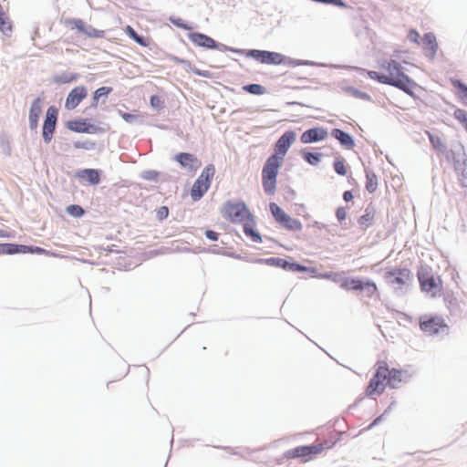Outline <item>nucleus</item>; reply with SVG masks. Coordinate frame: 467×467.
Segmentation results:
<instances>
[{"label":"nucleus","instance_id":"obj_1","mask_svg":"<svg viewBox=\"0 0 467 467\" xmlns=\"http://www.w3.org/2000/svg\"><path fill=\"white\" fill-rule=\"evenodd\" d=\"M384 71L379 73L374 70H367V75L373 80L381 84L393 86L408 95L414 97V89L418 84L404 72L402 66L395 59H385L380 64Z\"/></svg>","mask_w":467,"mask_h":467},{"label":"nucleus","instance_id":"obj_2","mask_svg":"<svg viewBox=\"0 0 467 467\" xmlns=\"http://www.w3.org/2000/svg\"><path fill=\"white\" fill-rule=\"evenodd\" d=\"M406 372L397 368H390L387 361L379 360L375 365V373L370 379L365 393L368 397L374 398L381 395L386 387L398 388L405 379Z\"/></svg>","mask_w":467,"mask_h":467},{"label":"nucleus","instance_id":"obj_3","mask_svg":"<svg viewBox=\"0 0 467 467\" xmlns=\"http://www.w3.org/2000/svg\"><path fill=\"white\" fill-rule=\"evenodd\" d=\"M221 214L232 223L242 224L253 216L247 205L242 201H227L221 208Z\"/></svg>","mask_w":467,"mask_h":467},{"label":"nucleus","instance_id":"obj_4","mask_svg":"<svg viewBox=\"0 0 467 467\" xmlns=\"http://www.w3.org/2000/svg\"><path fill=\"white\" fill-rule=\"evenodd\" d=\"M278 159L275 156H270L262 170L263 188L269 195H273L276 190L277 175L282 165V161Z\"/></svg>","mask_w":467,"mask_h":467},{"label":"nucleus","instance_id":"obj_5","mask_svg":"<svg viewBox=\"0 0 467 467\" xmlns=\"http://www.w3.org/2000/svg\"><path fill=\"white\" fill-rule=\"evenodd\" d=\"M332 443L328 441L315 443L312 445L297 446L284 453V458L286 460H293L301 458L304 462L312 460L315 456L322 453L325 450L330 449Z\"/></svg>","mask_w":467,"mask_h":467},{"label":"nucleus","instance_id":"obj_6","mask_svg":"<svg viewBox=\"0 0 467 467\" xmlns=\"http://www.w3.org/2000/svg\"><path fill=\"white\" fill-rule=\"evenodd\" d=\"M215 168L213 164L207 165L194 182L192 190L191 196L193 201L200 200L205 192L209 190L211 182L214 176Z\"/></svg>","mask_w":467,"mask_h":467},{"label":"nucleus","instance_id":"obj_7","mask_svg":"<svg viewBox=\"0 0 467 467\" xmlns=\"http://www.w3.org/2000/svg\"><path fill=\"white\" fill-rule=\"evenodd\" d=\"M418 279L423 292L430 294L432 297L440 296L442 291V281L440 276H435L427 269L418 271Z\"/></svg>","mask_w":467,"mask_h":467},{"label":"nucleus","instance_id":"obj_8","mask_svg":"<svg viewBox=\"0 0 467 467\" xmlns=\"http://www.w3.org/2000/svg\"><path fill=\"white\" fill-rule=\"evenodd\" d=\"M384 278L394 289L402 290L411 282L412 273L409 268L395 267L386 271Z\"/></svg>","mask_w":467,"mask_h":467},{"label":"nucleus","instance_id":"obj_9","mask_svg":"<svg viewBox=\"0 0 467 467\" xmlns=\"http://www.w3.org/2000/svg\"><path fill=\"white\" fill-rule=\"evenodd\" d=\"M339 285L346 290H361L368 297H372L378 293V287L375 283L370 281L363 282L358 278L345 277L340 279Z\"/></svg>","mask_w":467,"mask_h":467},{"label":"nucleus","instance_id":"obj_10","mask_svg":"<svg viewBox=\"0 0 467 467\" xmlns=\"http://www.w3.org/2000/svg\"><path fill=\"white\" fill-rule=\"evenodd\" d=\"M420 327L424 333L432 336L448 329V325L441 317L425 316L420 319Z\"/></svg>","mask_w":467,"mask_h":467},{"label":"nucleus","instance_id":"obj_11","mask_svg":"<svg viewBox=\"0 0 467 467\" xmlns=\"http://www.w3.org/2000/svg\"><path fill=\"white\" fill-rule=\"evenodd\" d=\"M248 57L263 63L280 65L284 62V56L277 52L253 49L247 53Z\"/></svg>","mask_w":467,"mask_h":467},{"label":"nucleus","instance_id":"obj_12","mask_svg":"<svg viewBox=\"0 0 467 467\" xmlns=\"http://www.w3.org/2000/svg\"><path fill=\"white\" fill-rule=\"evenodd\" d=\"M296 132L293 130L285 131L276 141L275 147V153L272 156L279 158V161L283 162L288 149L296 140Z\"/></svg>","mask_w":467,"mask_h":467},{"label":"nucleus","instance_id":"obj_13","mask_svg":"<svg viewBox=\"0 0 467 467\" xmlns=\"http://www.w3.org/2000/svg\"><path fill=\"white\" fill-rule=\"evenodd\" d=\"M57 109L53 106L49 107L47 110L43 125V139L47 143H49L52 140L57 125Z\"/></svg>","mask_w":467,"mask_h":467},{"label":"nucleus","instance_id":"obj_14","mask_svg":"<svg viewBox=\"0 0 467 467\" xmlns=\"http://www.w3.org/2000/svg\"><path fill=\"white\" fill-rule=\"evenodd\" d=\"M87 95L88 90L84 86L74 88L67 97L65 108L68 110L74 109L80 104Z\"/></svg>","mask_w":467,"mask_h":467},{"label":"nucleus","instance_id":"obj_15","mask_svg":"<svg viewBox=\"0 0 467 467\" xmlns=\"http://www.w3.org/2000/svg\"><path fill=\"white\" fill-rule=\"evenodd\" d=\"M67 128L78 133H98L101 129L96 125L89 124L87 119H73L67 122Z\"/></svg>","mask_w":467,"mask_h":467},{"label":"nucleus","instance_id":"obj_16","mask_svg":"<svg viewBox=\"0 0 467 467\" xmlns=\"http://www.w3.org/2000/svg\"><path fill=\"white\" fill-rule=\"evenodd\" d=\"M327 131L326 129L321 127H317L313 129H309L302 133L300 140L304 144H308L312 142L321 141L327 139Z\"/></svg>","mask_w":467,"mask_h":467},{"label":"nucleus","instance_id":"obj_17","mask_svg":"<svg viewBox=\"0 0 467 467\" xmlns=\"http://www.w3.org/2000/svg\"><path fill=\"white\" fill-rule=\"evenodd\" d=\"M174 160L180 163L183 168H188L191 171H196L200 166L201 162L196 156L187 152H181L174 156Z\"/></svg>","mask_w":467,"mask_h":467},{"label":"nucleus","instance_id":"obj_18","mask_svg":"<svg viewBox=\"0 0 467 467\" xmlns=\"http://www.w3.org/2000/svg\"><path fill=\"white\" fill-rule=\"evenodd\" d=\"M188 38L198 47H202L208 49H214L217 47L216 42L210 36L202 33H190Z\"/></svg>","mask_w":467,"mask_h":467},{"label":"nucleus","instance_id":"obj_19","mask_svg":"<svg viewBox=\"0 0 467 467\" xmlns=\"http://www.w3.org/2000/svg\"><path fill=\"white\" fill-rule=\"evenodd\" d=\"M42 100L40 98L36 99L29 110V127L31 130H36L38 125V119L42 113Z\"/></svg>","mask_w":467,"mask_h":467},{"label":"nucleus","instance_id":"obj_20","mask_svg":"<svg viewBox=\"0 0 467 467\" xmlns=\"http://www.w3.org/2000/svg\"><path fill=\"white\" fill-rule=\"evenodd\" d=\"M423 50L426 56L434 57L438 49L436 36L432 33L425 34L422 38Z\"/></svg>","mask_w":467,"mask_h":467},{"label":"nucleus","instance_id":"obj_21","mask_svg":"<svg viewBox=\"0 0 467 467\" xmlns=\"http://www.w3.org/2000/svg\"><path fill=\"white\" fill-rule=\"evenodd\" d=\"M243 225L244 232L247 237H249L254 243L262 242L260 234L254 229L255 221L254 216L247 220V222H244Z\"/></svg>","mask_w":467,"mask_h":467},{"label":"nucleus","instance_id":"obj_22","mask_svg":"<svg viewBox=\"0 0 467 467\" xmlns=\"http://www.w3.org/2000/svg\"><path fill=\"white\" fill-rule=\"evenodd\" d=\"M332 136L335 139H337L341 143V145H343L347 149H353L355 146V141L353 138L348 133L339 129H334L332 130Z\"/></svg>","mask_w":467,"mask_h":467},{"label":"nucleus","instance_id":"obj_23","mask_svg":"<svg viewBox=\"0 0 467 467\" xmlns=\"http://www.w3.org/2000/svg\"><path fill=\"white\" fill-rule=\"evenodd\" d=\"M0 31L5 35L12 31V22L0 5Z\"/></svg>","mask_w":467,"mask_h":467},{"label":"nucleus","instance_id":"obj_24","mask_svg":"<svg viewBox=\"0 0 467 467\" xmlns=\"http://www.w3.org/2000/svg\"><path fill=\"white\" fill-rule=\"evenodd\" d=\"M280 224L283 227H285V229H287L289 231H295V232L301 231L303 228V225L299 220L292 218L288 214L284 219V221L281 222Z\"/></svg>","mask_w":467,"mask_h":467},{"label":"nucleus","instance_id":"obj_25","mask_svg":"<svg viewBox=\"0 0 467 467\" xmlns=\"http://www.w3.org/2000/svg\"><path fill=\"white\" fill-rule=\"evenodd\" d=\"M82 177L86 178L91 184L96 185L100 181L99 172L94 169H86L82 171Z\"/></svg>","mask_w":467,"mask_h":467},{"label":"nucleus","instance_id":"obj_26","mask_svg":"<svg viewBox=\"0 0 467 467\" xmlns=\"http://www.w3.org/2000/svg\"><path fill=\"white\" fill-rule=\"evenodd\" d=\"M452 86L459 90V98L464 105H467V86L458 79L451 80Z\"/></svg>","mask_w":467,"mask_h":467},{"label":"nucleus","instance_id":"obj_27","mask_svg":"<svg viewBox=\"0 0 467 467\" xmlns=\"http://www.w3.org/2000/svg\"><path fill=\"white\" fill-rule=\"evenodd\" d=\"M374 217H375L374 211L367 209L365 213L359 217L358 224L364 228H367L372 224Z\"/></svg>","mask_w":467,"mask_h":467},{"label":"nucleus","instance_id":"obj_28","mask_svg":"<svg viewBox=\"0 0 467 467\" xmlns=\"http://www.w3.org/2000/svg\"><path fill=\"white\" fill-rule=\"evenodd\" d=\"M378 188V178L373 172H367L366 174V189L370 193L374 192Z\"/></svg>","mask_w":467,"mask_h":467},{"label":"nucleus","instance_id":"obj_29","mask_svg":"<svg viewBox=\"0 0 467 467\" xmlns=\"http://www.w3.org/2000/svg\"><path fill=\"white\" fill-rule=\"evenodd\" d=\"M261 262L266 264L267 265L280 267L283 269H286V266L288 265V262L286 260L279 257H270L263 259L261 260Z\"/></svg>","mask_w":467,"mask_h":467},{"label":"nucleus","instance_id":"obj_30","mask_svg":"<svg viewBox=\"0 0 467 467\" xmlns=\"http://www.w3.org/2000/svg\"><path fill=\"white\" fill-rule=\"evenodd\" d=\"M270 210L275 221L279 223H281V222L287 216L285 211L276 203H270Z\"/></svg>","mask_w":467,"mask_h":467},{"label":"nucleus","instance_id":"obj_31","mask_svg":"<svg viewBox=\"0 0 467 467\" xmlns=\"http://www.w3.org/2000/svg\"><path fill=\"white\" fill-rule=\"evenodd\" d=\"M124 30L126 34L139 45L142 47L148 46V42L143 37L140 36L130 26H127Z\"/></svg>","mask_w":467,"mask_h":467},{"label":"nucleus","instance_id":"obj_32","mask_svg":"<svg viewBox=\"0 0 467 467\" xmlns=\"http://www.w3.org/2000/svg\"><path fill=\"white\" fill-rule=\"evenodd\" d=\"M21 245L14 244H0V254H14L21 253Z\"/></svg>","mask_w":467,"mask_h":467},{"label":"nucleus","instance_id":"obj_33","mask_svg":"<svg viewBox=\"0 0 467 467\" xmlns=\"http://www.w3.org/2000/svg\"><path fill=\"white\" fill-rule=\"evenodd\" d=\"M243 89L254 95H263L266 92L265 87L259 84H249L243 87Z\"/></svg>","mask_w":467,"mask_h":467},{"label":"nucleus","instance_id":"obj_34","mask_svg":"<svg viewBox=\"0 0 467 467\" xmlns=\"http://www.w3.org/2000/svg\"><path fill=\"white\" fill-rule=\"evenodd\" d=\"M432 147L437 150H443L445 149V145L441 140V138L438 135H434L431 132H427Z\"/></svg>","mask_w":467,"mask_h":467},{"label":"nucleus","instance_id":"obj_35","mask_svg":"<svg viewBox=\"0 0 467 467\" xmlns=\"http://www.w3.org/2000/svg\"><path fill=\"white\" fill-rule=\"evenodd\" d=\"M453 117L464 127L467 131V111L462 109H457L453 112Z\"/></svg>","mask_w":467,"mask_h":467},{"label":"nucleus","instance_id":"obj_36","mask_svg":"<svg viewBox=\"0 0 467 467\" xmlns=\"http://www.w3.org/2000/svg\"><path fill=\"white\" fill-rule=\"evenodd\" d=\"M67 212L73 217L78 218L84 215V209L78 204H71L67 207Z\"/></svg>","mask_w":467,"mask_h":467},{"label":"nucleus","instance_id":"obj_37","mask_svg":"<svg viewBox=\"0 0 467 467\" xmlns=\"http://www.w3.org/2000/svg\"><path fill=\"white\" fill-rule=\"evenodd\" d=\"M112 91L111 88L109 87H102L98 88L93 96L94 105L96 106L99 99L103 96H108Z\"/></svg>","mask_w":467,"mask_h":467},{"label":"nucleus","instance_id":"obj_38","mask_svg":"<svg viewBox=\"0 0 467 467\" xmlns=\"http://www.w3.org/2000/svg\"><path fill=\"white\" fill-rule=\"evenodd\" d=\"M84 34L87 35L88 37H95V38L104 36V32L102 30H98L90 26H86Z\"/></svg>","mask_w":467,"mask_h":467},{"label":"nucleus","instance_id":"obj_39","mask_svg":"<svg viewBox=\"0 0 467 467\" xmlns=\"http://www.w3.org/2000/svg\"><path fill=\"white\" fill-rule=\"evenodd\" d=\"M21 253H32V254H47V252L41 248V247H38V246H26V245H21Z\"/></svg>","mask_w":467,"mask_h":467},{"label":"nucleus","instance_id":"obj_40","mask_svg":"<svg viewBox=\"0 0 467 467\" xmlns=\"http://www.w3.org/2000/svg\"><path fill=\"white\" fill-rule=\"evenodd\" d=\"M304 159L311 165H316L321 159L320 153L306 152L304 154Z\"/></svg>","mask_w":467,"mask_h":467},{"label":"nucleus","instance_id":"obj_41","mask_svg":"<svg viewBox=\"0 0 467 467\" xmlns=\"http://www.w3.org/2000/svg\"><path fill=\"white\" fill-rule=\"evenodd\" d=\"M67 23L69 26H71L72 28H76L82 33H84L87 26L81 19H70Z\"/></svg>","mask_w":467,"mask_h":467},{"label":"nucleus","instance_id":"obj_42","mask_svg":"<svg viewBox=\"0 0 467 467\" xmlns=\"http://www.w3.org/2000/svg\"><path fill=\"white\" fill-rule=\"evenodd\" d=\"M334 169L336 172L341 176L347 174V167L342 160H337L334 162Z\"/></svg>","mask_w":467,"mask_h":467},{"label":"nucleus","instance_id":"obj_43","mask_svg":"<svg viewBox=\"0 0 467 467\" xmlns=\"http://www.w3.org/2000/svg\"><path fill=\"white\" fill-rule=\"evenodd\" d=\"M285 270H289L292 272H305V271H306V267L303 266L299 264H296V263H289L288 262V265H287Z\"/></svg>","mask_w":467,"mask_h":467},{"label":"nucleus","instance_id":"obj_44","mask_svg":"<svg viewBox=\"0 0 467 467\" xmlns=\"http://www.w3.org/2000/svg\"><path fill=\"white\" fill-rule=\"evenodd\" d=\"M150 103L152 108L159 109L162 106L163 102L159 96L153 95L150 97Z\"/></svg>","mask_w":467,"mask_h":467},{"label":"nucleus","instance_id":"obj_45","mask_svg":"<svg viewBox=\"0 0 467 467\" xmlns=\"http://www.w3.org/2000/svg\"><path fill=\"white\" fill-rule=\"evenodd\" d=\"M171 23L174 26H176L177 27H180V28H182V29H185V30L192 29V27L189 26L188 25H186L185 23H183V21L181 18L171 19Z\"/></svg>","mask_w":467,"mask_h":467},{"label":"nucleus","instance_id":"obj_46","mask_svg":"<svg viewBox=\"0 0 467 467\" xmlns=\"http://www.w3.org/2000/svg\"><path fill=\"white\" fill-rule=\"evenodd\" d=\"M336 216L338 221H343L347 217V210L344 207H338L336 211Z\"/></svg>","mask_w":467,"mask_h":467},{"label":"nucleus","instance_id":"obj_47","mask_svg":"<svg viewBox=\"0 0 467 467\" xmlns=\"http://www.w3.org/2000/svg\"><path fill=\"white\" fill-rule=\"evenodd\" d=\"M408 36L410 41H412L416 44H420V34L416 30H414V29L410 30L409 32Z\"/></svg>","mask_w":467,"mask_h":467},{"label":"nucleus","instance_id":"obj_48","mask_svg":"<svg viewBox=\"0 0 467 467\" xmlns=\"http://www.w3.org/2000/svg\"><path fill=\"white\" fill-rule=\"evenodd\" d=\"M169 214V210L166 206H161L158 211H157V216L160 220H163L165 219Z\"/></svg>","mask_w":467,"mask_h":467},{"label":"nucleus","instance_id":"obj_49","mask_svg":"<svg viewBox=\"0 0 467 467\" xmlns=\"http://www.w3.org/2000/svg\"><path fill=\"white\" fill-rule=\"evenodd\" d=\"M122 119L127 122H133L135 119H137V116L134 114L123 112L121 113Z\"/></svg>","mask_w":467,"mask_h":467},{"label":"nucleus","instance_id":"obj_50","mask_svg":"<svg viewBox=\"0 0 467 467\" xmlns=\"http://www.w3.org/2000/svg\"><path fill=\"white\" fill-rule=\"evenodd\" d=\"M205 235L208 239L212 240V241H217L218 240V234L214 231H212V230H207L205 232Z\"/></svg>","mask_w":467,"mask_h":467},{"label":"nucleus","instance_id":"obj_51","mask_svg":"<svg viewBox=\"0 0 467 467\" xmlns=\"http://www.w3.org/2000/svg\"><path fill=\"white\" fill-rule=\"evenodd\" d=\"M192 71L197 76H201V77H204V78H210L211 77V74H210L209 71H202V70L197 69V68L193 69Z\"/></svg>","mask_w":467,"mask_h":467},{"label":"nucleus","instance_id":"obj_52","mask_svg":"<svg viewBox=\"0 0 467 467\" xmlns=\"http://www.w3.org/2000/svg\"><path fill=\"white\" fill-rule=\"evenodd\" d=\"M343 199L345 202H350L352 201L353 199V194L350 191H346L344 193H343Z\"/></svg>","mask_w":467,"mask_h":467},{"label":"nucleus","instance_id":"obj_53","mask_svg":"<svg viewBox=\"0 0 467 467\" xmlns=\"http://www.w3.org/2000/svg\"><path fill=\"white\" fill-rule=\"evenodd\" d=\"M383 418V415L378 417L374 420V421L368 426V429H371L373 426L377 425Z\"/></svg>","mask_w":467,"mask_h":467},{"label":"nucleus","instance_id":"obj_54","mask_svg":"<svg viewBox=\"0 0 467 467\" xmlns=\"http://www.w3.org/2000/svg\"><path fill=\"white\" fill-rule=\"evenodd\" d=\"M10 234L6 231L0 229V238H9Z\"/></svg>","mask_w":467,"mask_h":467}]
</instances>
